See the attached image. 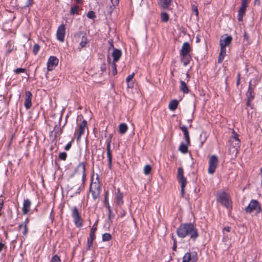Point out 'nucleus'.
<instances>
[{"label": "nucleus", "mask_w": 262, "mask_h": 262, "mask_svg": "<svg viewBox=\"0 0 262 262\" xmlns=\"http://www.w3.org/2000/svg\"><path fill=\"white\" fill-rule=\"evenodd\" d=\"M179 237L184 238L189 236L190 238L195 239L198 236L197 230L191 223L182 224L177 229Z\"/></svg>", "instance_id": "f257e3e1"}, {"label": "nucleus", "mask_w": 262, "mask_h": 262, "mask_svg": "<svg viewBox=\"0 0 262 262\" xmlns=\"http://www.w3.org/2000/svg\"><path fill=\"white\" fill-rule=\"evenodd\" d=\"M178 179L179 182L181 184V192L182 196L184 195V188L186 185L187 181L186 179L184 177L183 169L182 167H179L178 169Z\"/></svg>", "instance_id": "f03ea898"}, {"label": "nucleus", "mask_w": 262, "mask_h": 262, "mask_svg": "<svg viewBox=\"0 0 262 262\" xmlns=\"http://www.w3.org/2000/svg\"><path fill=\"white\" fill-rule=\"evenodd\" d=\"M245 211L247 213H250L253 211H255L256 213H259L261 211L260 205L257 201L252 200L245 208Z\"/></svg>", "instance_id": "7ed1b4c3"}, {"label": "nucleus", "mask_w": 262, "mask_h": 262, "mask_svg": "<svg viewBox=\"0 0 262 262\" xmlns=\"http://www.w3.org/2000/svg\"><path fill=\"white\" fill-rule=\"evenodd\" d=\"M217 201L226 207H229L231 204L229 196L225 192L219 193Z\"/></svg>", "instance_id": "20e7f679"}, {"label": "nucleus", "mask_w": 262, "mask_h": 262, "mask_svg": "<svg viewBox=\"0 0 262 262\" xmlns=\"http://www.w3.org/2000/svg\"><path fill=\"white\" fill-rule=\"evenodd\" d=\"M208 172L209 174H213L218 164V158L215 155L211 156L209 159Z\"/></svg>", "instance_id": "39448f33"}, {"label": "nucleus", "mask_w": 262, "mask_h": 262, "mask_svg": "<svg viewBox=\"0 0 262 262\" xmlns=\"http://www.w3.org/2000/svg\"><path fill=\"white\" fill-rule=\"evenodd\" d=\"M197 259V255L195 252H187L183 257L182 262H196Z\"/></svg>", "instance_id": "423d86ee"}, {"label": "nucleus", "mask_w": 262, "mask_h": 262, "mask_svg": "<svg viewBox=\"0 0 262 262\" xmlns=\"http://www.w3.org/2000/svg\"><path fill=\"white\" fill-rule=\"evenodd\" d=\"M250 0H242L241 7H240L238 10V19L239 21H242L243 19V16H244L246 10V8L248 3L250 2Z\"/></svg>", "instance_id": "0eeeda50"}, {"label": "nucleus", "mask_w": 262, "mask_h": 262, "mask_svg": "<svg viewBox=\"0 0 262 262\" xmlns=\"http://www.w3.org/2000/svg\"><path fill=\"white\" fill-rule=\"evenodd\" d=\"M72 217L74 219V223L77 227H80L82 225V221L80 214L76 207H74L72 209Z\"/></svg>", "instance_id": "6e6552de"}, {"label": "nucleus", "mask_w": 262, "mask_h": 262, "mask_svg": "<svg viewBox=\"0 0 262 262\" xmlns=\"http://www.w3.org/2000/svg\"><path fill=\"white\" fill-rule=\"evenodd\" d=\"M85 170V164L81 163L77 166L75 171V173L81 178L82 181L84 180Z\"/></svg>", "instance_id": "1a4fd4ad"}, {"label": "nucleus", "mask_w": 262, "mask_h": 262, "mask_svg": "<svg viewBox=\"0 0 262 262\" xmlns=\"http://www.w3.org/2000/svg\"><path fill=\"white\" fill-rule=\"evenodd\" d=\"M96 226L97 225L96 224L94 225L91 229L90 237L88 238L86 244V247L88 249H90L92 246L93 241L95 238V232L97 230Z\"/></svg>", "instance_id": "9d476101"}, {"label": "nucleus", "mask_w": 262, "mask_h": 262, "mask_svg": "<svg viewBox=\"0 0 262 262\" xmlns=\"http://www.w3.org/2000/svg\"><path fill=\"white\" fill-rule=\"evenodd\" d=\"M90 191L92 194L94 198H97L100 193V187L97 183H93L90 186Z\"/></svg>", "instance_id": "9b49d317"}, {"label": "nucleus", "mask_w": 262, "mask_h": 262, "mask_svg": "<svg viewBox=\"0 0 262 262\" xmlns=\"http://www.w3.org/2000/svg\"><path fill=\"white\" fill-rule=\"evenodd\" d=\"M58 59L54 56H51L47 63V68L48 71H52L58 63Z\"/></svg>", "instance_id": "f8f14e48"}, {"label": "nucleus", "mask_w": 262, "mask_h": 262, "mask_svg": "<svg viewBox=\"0 0 262 262\" xmlns=\"http://www.w3.org/2000/svg\"><path fill=\"white\" fill-rule=\"evenodd\" d=\"M232 40L230 36H222L220 39V46L221 49H226V47L229 46Z\"/></svg>", "instance_id": "ddd939ff"}, {"label": "nucleus", "mask_w": 262, "mask_h": 262, "mask_svg": "<svg viewBox=\"0 0 262 262\" xmlns=\"http://www.w3.org/2000/svg\"><path fill=\"white\" fill-rule=\"evenodd\" d=\"M64 35H65V26L64 25H61L59 26L56 33V36L57 39L63 42L64 39Z\"/></svg>", "instance_id": "4468645a"}, {"label": "nucleus", "mask_w": 262, "mask_h": 262, "mask_svg": "<svg viewBox=\"0 0 262 262\" xmlns=\"http://www.w3.org/2000/svg\"><path fill=\"white\" fill-rule=\"evenodd\" d=\"M111 48H113L114 49V51L112 53V56L113 57V61L114 62H116L119 60L121 56L122 52L119 49H114L113 44L111 45V47L109 48V50H110Z\"/></svg>", "instance_id": "2eb2a0df"}, {"label": "nucleus", "mask_w": 262, "mask_h": 262, "mask_svg": "<svg viewBox=\"0 0 262 262\" xmlns=\"http://www.w3.org/2000/svg\"><path fill=\"white\" fill-rule=\"evenodd\" d=\"M191 50V48L189 43L187 42H184L180 50V55H190L189 53Z\"/></svg>", "instance_id": "dca6fc26"}, {"label": "nucleus", "mask_w": 262, "mask_h": 262, "mask_svg": "<svg viewBox=\"0 0 262 262\" xmlns=\"http://www.w3.org/2000/svg\"><path fill=\"white\" fill-rule=\"evenodd\" d=\"M32 95L30 91H26L25 93V100L24 105L26 109H29L32 105Z\"/></svg>", "instance_id": "f3484780"}, {"label": "nucleus", "mask_w": 262, "mask_h": 262, "mask_svg": "<svg viewBox=\"0 0 262 262\" xmlns=\"http://www.w3.org/2000/svg\"><path fill=\"white\" fill-rule=\"evenodd\" d=\"M87 122L85 120H83L77 129L78 137L77 139H79L81 136L84 134L85 129L86 128Z\"/></svg>", "instance_id": "a211bd4d"}, {"label": "nucleus", "mask_w": 262, "mask_h": 262, "mask_svg": "<svg viewBox=\"0 0 262 262\" xmlns=\"http://www.w3.org/2000/svg\"><path fill=\"white\" fill-rule=\"evenodd\" d=\"M31 202L29 199L24 200L22 211L24 214H27L30 210Z\"/></svg>", "instance_id": "6ab92c4d"}, {"label": "nucleus", "mask_w": 262, "mask_h": 262, "mask_svg": "<svg viewBox=\"0 0 262 262\" xmlns=\"http://www.w3.org/2000/svg\"><path fill=\"white\" fill-rule=\"evenodd\" d=\"M172 0H158L159 6L163 9L168 8Z\"/></svg>", "instance_id": "aec40b11"}, {"label": "nucleus", "mask_w": 262, "mask_h": 262, "mask_svg": "<svg viewBox=\"0 0 262 262\" xmlns=\"http://www.w3.org/2000/svg\"><path fill=\"white\" fill-rule=\"evenodd\" d=\"M29 222L28 219H27L25 221L19 225V230L21 231L22 233L25 235L28 232L27 225Z\"/></svg>", "instance_id": "412c9836"}, {"label": "nucleus", "mask_w": 262, "mask_h": 262, "mask_svg": "<svg viewBox=\"0 0 262 262\" xmlns=\"http://www.w3.org/2000/svg\"><path fill=\"white\" fill-rule=\"evenodd\" d=\"M181 130L183 132L184 138L186 140V142L188 145H190V138L189 135V132L187 130V127L185 126H182L180 127Z\"/></svg>", "instance_id": "4be33fe9"}, {"label": "nucleus", "mask_w": 262, "mask_h": 262, "mask_svg": "<svg viewBox=\"0 0 262 262\" xmlns=\"http://www.w3.org/2000/svg\"><path fill=\"white\" fill-rule=\"evenodd\" d=\"M123 195L122 193L120 192V190L118 189V192L116 195V203L118 205H121L123 204V201L122 200Z\"/></svg>", "instance_id": "5701e85b"}, {"label": "nucleus", "mask_w": 262, "mask_h": 262, "mask_svg": "<svg viewBox=\"0 0 262 262\" xmlns=\"http://www.w3.org/2000/svg\"><path fill=\"white\" fill-rule=\"evenodd\" d=\"M182 62L184 66H186L189 63L191 59L190 55H180Z\"/></svg>", "instance_id": "b1692460"}, {"label": "nucleus", "mask_w": 262, "mask_h": 262, "mask_svg": "<svg viewBox=\"0 0 262 262\" xmlns=\"http://www.w3.org/2000/svg\"><path fill=\"white\" fill-rule=\"evenodd\" d=\"M128 129V126L125 123H121L119 125V133L121 134H124Z\"/></svg>", "instance_id": "393cba45"}, {"label": "nucleus", "mask_w": 262, "mask_h": 262, "mask_svg": "<svg viewBox=\"0 0 262 262\" xmlns=\"http://www.w3.org/2000/svg\"><path fill=\"white\" fill-rule=\"evenodd\" d=\"M180 89L184 93H188V92H189V89H188V88L187 87V84L183 81H180Z\"/></svg>", "instance_id": "a878e982"}, {"label": "nucleus", "mask_w": 262, "mask_h": 262, "mask_svg": "<svg viewBox=\"0 0 262 262\" xmlns=\"http://www.w3.org/2000/svg\"><path fill=\"white\" fill-rule=\"evenodd\" d=\"M178 105V101L176 100L171 101L169 104L168 107L171 111H174L176 110Z\"/></svg>", "instance_id": "bb28decb"}, {"label": "nucleus", "mask_w": 262, "mask_h": 262, "mask_svg": "<svg viewBox=\"0 0 262 262\" xmlns=\"http://www.w3.org/2000/svg\"><path fill=\"white\" fill-rule=\"evenodd\" d=\"M226 53V49H221V52L219 54V58H218V62L219 63H221L223 61V59H224L225 55Z\"/></svg>", "instance_id": "cd10ccee"}, {"label": "nucleus", "mask_w": 262, "mask_h": 262, "mask_svg": "<svg viewBox=\"0 0 262 262\" xmlns=\"http://www.w3.org/2000/svg\"><path fill=\"white\" fill-rule=\"evenodd\" d=\"M112 5L107 10V12L111 13L113 10L118 5L119 0H111Z\"/></svg>", "instance_id": "c85d7f7f"}, {"label": "nucleus", "mask_w": 262, "mask_h": 262, "mask_svg": "<svg viewBox=\"0 0 262 262\" xmlns=\"http://www.w3.org/2000/svg\"><path fill=\"white\" fill-rule=\"evenodd\" d=\"M188 145L186 143V144H184L183 143H182L179 147V150L182 152V153H186L188 151V147L187 146Z\"/></svg>", "instance_id": "c756f323"}, {"label": "nucleus", "mask_w": 262, "mask_h": 262, "mask_svg": "<svg viewBox=\"0 0 262 262\" xmlns=\"http://www.w3.org/2000/svg\"><path fill=\"white\" fill-rule=\"evenodd\" d=\"M134 75V73H133L131 75H128L126 78V82L128 83V87L129 88L133 87V83H129V82L133 78Z\"/></svg>", "instance_id": "7c9ffc66"}, {"label": "nucleus", "mask_w": 262, "mask_h": 262, "mask_svg": "<svg viewBox=\"0 0 262 262\" xmlns=\"http://www.w3.org/2000/svg\"><path fill=\"white\" fill-rule=\"evenodd\" d=\"M200 141H201V146H202L203 143L206 141L207 139V136L205 133L202 132L200 134Z\"/></svg>", "instance_id": "2f4dec72"}, {"label": "nucleus", "mask_w": 262, "mask_h": 262, "mask_svg": "<svg viewBox=\"0 0 262 262\" xmlns=\"http://www.w3.org/2000/svg\"><path fill=\"white\" fill-rule=\"evenodd\" d=\"M88 42V39L86 37L83 36L81 37V40L80 42V46L81 48H84L86 46Z\"/></svg>", "instance_id": "473e14b6"}, {"label": "nucleus", "mask_w": 262, "mask_h": 262, "mask_svg": "<svg viewBox=\"0 0 262 262\" xmlns=\"http://www.w3.org/2000/svg\"><path fill=\"white\" fill-rule=\"evenodd\" d=\"M161 17L162 20L164 22H167L169 20V16L166 12H162Z\"/></svg>", "instance_id": "72a5a7b5"}, {"label": "nucleus", "mask_w": 262, "mask_h": 262, "mask_svg": "<svg viewBox=\"0 0 262 262\" xmlns=\"http://www.w3.org/2000/svg\"><path fill=\"white\" fill-rule=\"evenodd\" d=\"M152 169L151 167L149 165H146L143 169L144 173L145 175L148 174Z\"/></svg>", "instance_id": "f704fd0d"}, {"label": "nucleus", "mask_w": 262, "mask_h": 262, "mask_svg": "<svg viewBox=\"0 0 262 262\" xmlns=\"http://www.w3.org/2000/svg\"><path fill=\"white\" fill-rule=\"evenodd\" d=\"M111 238V236L109 233H105L102 235V239L103 241H108Z\"/></svg>", "instance_id": "c9c22d12"}, {"label": "nucleus", "mask_w": 262, "mask_h": 262, "mask_svg": "<svg viewBox=\"0 0 262 262\" xmlns=\"http://www.w3.org/2000/svg\"><path fill=\"white\" fill-rule=\"evenodd\" d=\"M107 157L108 161L109 167H111L112 166V156L111 152H107Z\"/></svg>", "instance_id": "e433bc0d"}, {"label": "nucleus", "mask_w": 262, "mask_h": 262, "mask_svg": "<svg viewBox=\"0 0 262 262\" xmlns=\"http://www.w3.org/2000/svg\"><path fill=\"white\" fill-rule=\"evenodd\" d=\"M78 9H79V7L77 6H75L72 7L71 9V11H70L71 14L73 15V14L77 13Z\"/></svg>", "instance_id": "4c0bfd02"}, {"label": "nucleus", "mask_w": 262, "mask_h": 262, "mask_svg": "<svg viewBox=\"0 0 262 262\" xmlns=\"http://www.w3.org/2000/svg\"><path fill=\"white\" fill-rule=\"evenodd\" d=\"M40 47L38 45L35 44L33 46V51L35 55L37 54L38 53Z\"/></svg>", "instance_id": "58836bf2"}, {"label": "nucleus", "mask_w": 262, "mask_h": 262, "mask_svg": "<svg viewBox=\"0 0 262 262\" xmlns=\"http://www.w3.org/2000/svg\"><path fill=\"white\" fill-rule=\"evenodd\" d=\"M112 68L113 70L112 73L113 75H115L117 73V66L115 62L113 61V62L112 64Z\"/></svg>", "instance_id": "ea45409f"}, {"label": "nucleus", "mask_w": 262, "mask_h": 262, "mask_svg": "<svg viewBox=\"0 0 262 262\" xmlns=\"http://www.w3.org/2000/svg\"><path fill=\"white\" fill-rule=\"evenodd\" d=\"M87 16L89 18L93 19L95 17V13L93 11H90L88 13Z\"/></svg>", "instance_id": "a19ab883"}, {"label": "nucleus", "mask_w": 262, "mask_h": 262, "mask_svg": "<svg viewBox=\"0 0 262 262\" xmlns=\"http://www.w3.org/2000/svg\"><path fill=\"white\" fill-rule=\"evenodd\" d=\"M59 157L62 160H65L67 158V154L66 152H61L59 154Z\"/></svg>", "instance_id": "79ce46f5"}, {"label": "nucleus", "mask_w": 262, "mask_h": 262, "mask_svg": "<svg viewBox=\"0 0 262 262\" xmlns=\"http://www.w3.org/2000/svg\"><path fill=\"white\" fill-rule=\"evenodd\" d=\"M60 260L59 257L57 255H55L52 257L51 261L52 262H59Z\"/></svg>", "instance_id": "37998d69"}, {"label": "nucleus", "mask_w": 262, "mask_h": 262, "mask_svg": "<svg viewBox=\"0 0 262 262\" xmlns=\"http://www.w3.org/2000/svg\"><path fill=\"white\" fill-rule=\"evenodd\" d=\"M25 72V69L23 68H17L14 70V72L16 74H19L20 73H24Z\"/></svg>", "instance_id": "c03bdc74"}, {"label": "nucleus", "mask_w": 262, "mask_h": 262, "mask_svg": "<svg viewBox=\"0 0 262 262\" xmlns=\"http://www.w3.org/2000/svg\"><path fill=\"white\" fill-rule=\"evenodd\" d=\"M192 10L193 12H194L195 13V15L196 16L198 15V14H199V12H198V8H197V7L194 6V5H193L192 7Z\"/></svg>", "instance_id": "a18cd8bd"}, {"label": "nucleus", "mask_w": 262, "mask_h": 262, "mask_svg": "<svg viewBox=\"0 0 262 262\" xmlns=\"http://www.w3.org/2000/svg\"><path fill=\"white\" fill-rule=\"evenodd\" d=\"M106 149H107V152H111V141H108L107 142Z\"/></svg>", "instance_id": "49530a36"}, {"label": "nucleus", "mask_w": 262, "mask_h": 262, "mask_svg": "<svg viewBox=\"0 0 262 262\" xmlns=\"http://www.w3.org/2000/svg\"><path fill=\"white\" fill-rule=\"evenodd\" d=\"M4 205V200L3 199L0 198V215H1V211L3 208Z\"/></svg>", "instance_id": "de8ad7c7"}, {"label": "nucleus", "mask_w": 262, "mask_h": 262, "mask_svg": "<svg viewBox=\"0 0 262 262\" xmlns=\"http://www.w3.org/2000/svg\"><path fill=\"white\" fill-rule=\"evenodd\" d=\"M71 147V143H69L64 147V149L65 150H68L70 149Z\"/></svg>", "instance_id": "09e8293b"}, {"label": "nucleus", "mask_w": 262, "mask_h": 262, "mask_svg": "<svg viewBox=\"0 0 262 262\" xmlns=\"http://www.w3.org/2000/svg\"><path fill=\"white\" fill-rule=\"evenodd\" d=\"M33 0H27V6H30L32 4Z\"/></svg>", "instance_id": "8fccbe9b"}, {"label": "nucleus", "mask_w": 262, "mask_h": 262, "mask_svg": "<svg viewBox=\"0 0 262 262\" xmlns=\"http://www.w3.org/2000/svg\"><path fill=\"white\" fill-rule=\"evenodd\" d=\"M224 231H226L227 232H230V228L228 226L225 227L224 228Z\"/></svg>", "instance_id": "3c124183"}, {"label": "nucleus", "mask_w": 262, "mask_h": 262, "mask_svg": "<svg viewBox=\"0 0 262 262\" xmlns=\"http://www.w3.org/2000/svg\"><path fill=\"white\" fill-rule=\"evenodd\" d=\"M4 247V244L2 243H0V252L3 250Z\"/></svg>", "instance_id": "603ef678"}, {"label": "nucleus", "mask_w": 262, "mask_h": 262, "mask_svg": "<svg viewBox=\"0 0 262 262\" xmlns=\"http://www.w3.org/2000/svg\"><path fill=\"white\" fill-rule=\"evenodd\" d=\"M234 138L235 140H237V141H238V139L237 138V135L236 134L235 135V136H234Z\"/></svg>", "instance_id": "864d4df0"}, {"label": "nucleus", "mask_w": 262, "mask_h": 262, "mask_svg": "<svg viewBox=\"0 0 262 262\" xmlns=\"http://www.w3.org/2000/svg\"><path fill=\"white\" fill-rule=\"evenodd\" d=\"M251 82H249V91L250 92V93H251Z\"/></svg>", "instance_id": "5fc2aeb1"}, {"label": "nucleus", "mask_w": 262, "mask_h": 262, "mask_svg": "<svg viewBox=\"0 0 262 262\" xmlns=\"http://www.w3.org/2000/svg\"><path fill=\"white\" fill-rule=\"evenodd\" d=\"M77 3H82V0H76Z\"/></svg>", "instance_id": "6e6d98bb"}, {"label": "nucleus", "mask_w": 262, "mask_h": 262, "mask_svg": "<svg viewBox=\"0 0 262 262\" xmlns=\"http://www.w3.org/2000/svg\"><path fill=\"white\" fill-rule=\"evenodd\" d=\"M176 247H176V244H174V245H173V249L174 250H176Z\"/></svg>", "instance_id": "4d7b16f0"}, {"label": "nucleus", "mask_w": 262, "mask_h": 262, "mask_svg": "<svg viewBox=\"0 0 262 262\" xmlns=\"http://www.w3.org/2000/svg\"><path fill=\"white\" fill-rule=\"evenodd\" d=\"M186 77L188 79L187 81H188L189 80V76L188 74H186Z\"/></svg>", "instance_id": "13d9d810"}, {"label": "nucleus", "mask_w": 262, "mask_h": 262, "mask_svg": "<svg viewBox=\"0 0 262 262\" xmlns=\"http://www.w3.org/2000/svg\"><path fill=\"white\" fill-rule=\"evenodd\" d=\"M234 151H235V154H236V153H237L236 149H234Z\"/></svg>", "instance_id": "bf43d9fd"}, {"label": "nucleus", "mask_w": 262, "mask_h": 262, "mask_svg": "<svg viewBox=\"0 0 262 262\" xmlns=\"http://www.w3.org/2000/svg\"><path fill=\"white\" fill-rule=\"evenodd\" d=\"M239 81V79H238V81H237V84H238Z\"/></svg>", "instance_id": "052dcab7"}, {"label": "nucleus", "mask_w": 262, "mask_h": 262, "mask_svg": "<svg viewBox=\"0 0 262 262\" xmlns=\"http://www.w3.org/2000/svg\"><path fill=\"white\" fill-rule=\"evenodd\" d=\"M261 172H262V168H261Z\"/></svg>", "instance_id": "680f3d73"}]
</instances>
